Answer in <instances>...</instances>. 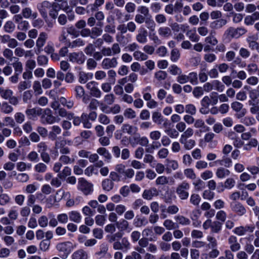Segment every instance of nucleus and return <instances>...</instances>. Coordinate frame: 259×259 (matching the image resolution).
I'll return each mask as SVG.
<instances>
[{"mask_svg":"<svg viewBox=\"0 0 259 259\" xmlns=\"http://www.w3.org/2000/svg\"><path fill=\"white\" fill-rule=\"evenodd\" d=\"M190 188V184L186 181H183L177 186L176 192L181 200H185L188 198L189 196L188 191Z\"/></svg>","mask_w":259,"mask_h":259,"instance_id":"1","label":"nucleus"},{"mask_svg":"<svg viewBox=\"0 0 259 259\" xmlns=\"http://www.w3.org/2000/svg\"><path fill=\"white\" fill-rule=\"evenodd\" d=\"M77 189L85 195L91 194L94 190L93 184L83 178L78 179Z\"/></svg>","mask_w":259,"mask_h":259,"instance_id":"2","label":"nucleus"},{"mask_svg":"<svg viewBox=\"0 0 259 259\" xmlns=\"http://www.w3.org/2000/svg\"><path fill=\"white\" fill-rule=\"evenodd\" d=\"M56 247L59 252L60 256L65 259L71 251V243L69 241L59 243Z\"/></svg>","mask_w":259,"mask_h":259,"instance_id":"3","label":"nucleus"},{"mask_svg":"<svg viewBox=\"0 0 259 259\" xmlns=\"http://www.w3.org/2000/svg\"><path fill=\"white\" fill-rule=\"evenodd\" d=\"M40 121L43 124H52L57 121V118L53 115L52 111L49 108H46L41 112Z\"/></svg>","mask_w":259,"mask_h":259,"instance_id":"4","label":"nucleus"},{"mask_svg":"<svg viewBox=\"0 0 259 259\" xmlns=\"http://www.w3.org/2000/svg\"><path fill=\"white\" fill-rule=\"evenodd\" d=\"M247 32V29L243 27H239L237 28L230 27L225 31V34L232 38H238Z\"/></svg>","mask_w":259,"mask_h":259,"instance_id":"5","label":"nucleus"},{"mask_svg":"<svg viewBox=\"0 0 259 259\" xmlns=\"http://www.w3.org/2000/svg\"><path fill=\"white\" fill-rule=\"evenodd\" d=\"M13 20L17 24L18 29L26 31L29 28V23L26 20H23L21 14H16L13 17Z\"/></svg>","mask_w":259,"mask_h":259,"instance_id":"6","label":"nucleus"},{"mask_svg":"<svg viewBox=\"0 0 259 259\" xmlns=\"http://www.w3.org/2000/svg\"><path fill=\"white\" fill-rule=\"evenodd\" d=\"M98 83L95 81L89 82L86 84V88L90 90V94L97 98H100L102 96V92L98 87Z\"/></svg>","mask_w":259,"mask_h":259,"instance_id":"7","label":"nucleus"},{"mask_svg":"<svg viewBox=\"0 0 259 259\" xmlns=\"http://www.w3.org/2000/svg\"><path fill=\"white\" fill-rule=\"evenodd\" d=\"M121 241L114 242L113 248L115 250H121L123 251H127L131 247V244L126 237L121 238Z\"/></svg>","mask_w":259,"mask_h":259,"instance_id":"8","label":"nucleus"},{"mask_svg":"<svg viewBox=\"0 0 259 259\" xmlns=\"http://www.w3.org/2000/svg\"><path fill=\"white\" fill-rule=\"evenodd\" d=\"M66 143L64 140L57 141L55 142L54 149L57 155H58V152L61 154H68L70 152V150L69 147L66 146Z\"/></svg>","mask_w":259,"mask_h":259,"instance_id":"9","label":"nucleus"},{"mask_svg":"<svg viewBox=\"0 0 259 259\" xmlns=\"http://www.w3.org/2000/svg\"><path fill=\"white\" fill-rule=\"evenodd\" d=\"M68 57L70 62L76 63L78 64H83L85 60V56L81 52L70 53Z\"/></svg>","mask_w":259,"mask_h":259,"instance_id":"10","label":"nucleus"},{"mask_svg":"<svg viewBox=\"0 0 259 259\" xmlns=\"http://www.w3.org/2000/svg\"><path fill=\"white\" fill-rule=\"evenodd\" d=\"M230 207L232 211L239 216H242L246 212L245 207L239 202L235 201L230 203Z\"/></svg>","mask_w":259,"mask_h":259,"instance_id":"11","label":"nucleus"},{"mask_svg":"<svg viewBox=\"0 0 259 259\" xmlns=\"http://www.w3.org/2000/svg\"><path fill=\"white\" fill-rule=\"evenodd\" d=\"M243 104L239 102H234L231 104V107L233 110L238 112L236 114L237 118H240L245 115L246 113V110L243 108Z\"/></svg>","mask_w":259,"mask_h":259,"instance_id":"12","label":"nucleus"},{"mask_svg":"<svg viewBox=\"0 0 259 259\" xmlns=\"http://www.w3.org/2000/svg\"><path fill=\"white\" fill-rule=\"evenodd\" d=\"M148 31L143 26L140 27L136 35V40L140 44H145L147 42Z\"/></svg>","mask_w":259,"mask_h":259,"instance_id":"13","label":"nucleus"},{"mask_svg":"<svg viewBox=\"0 0 259 259\" xmlns=\"http://www.w3.org/2000/svg\"><path fill=\"white\" fill-rule=\"evenodd\" d=\"M51 7V3L47 1H45L37 5V8L44 18L47 17V10Z\"/></svg>","mask_w":259,"mask_h":259,"instance_id":"14","label":"nucleus"},{"mask_svg":"<svg viewBox=\"0 0 259 259\" xmlns=\"http://www.w3.org/2000/svg\"><path fill=\"white\" fill-rule=\"evenodd\" d=\"M117 59L115 57L112 58H106L102 62V67L104 69H108L111 68H115L117 65Z\"/></svg>","mask_w":259,"mask_h":259,"instance_id":"15","label":"nucleus"},{"mask_svg":"<svg viewBox=\"0 0 259 259\" xmlns=\"http://www.w3.org/2000/svg\"><path fill=\"white\" fill-rule=\"evenodd\" d=\"M48 38V35L46 32H41L36 40V46L37 48V51L36 52V54L40 53L42 50V48L45 45L46 40Z\"/></svg>","mask_w":259,"mask_h":259,"instance_id":"16","label":"nucleus"},{"mask_svg":"<svg viewBox=\"0 0 259 259\" xmlns=\"http://www.w3.org/2000/svg\"><path fill=\"white\" fill-rule=\"evenodd\" d=\"M22 18L26 19L32 18L35 19L37 18L38 14L37 12H33L31 9L29 7H24L22 9L21 13L20 14Z\"/></svg>","mask_w":259,"mask_h":259,"instance_id":"17","label":"nucleus"},{"mask_svg":"<svg viewBox=\"0 0 259 259\" xmlns=\"http://www.w3.org/2000/svg\"><path fill=\"white\" fill-rule=\"evenodd\" d=\"M228 243L232 252H236L241 248V245L238 242L237 237L234 235H231L229 237Z\"/></svg>","mask_w":259,"mask_h":259,"instance_id":"18","label":"nucleus"},{"mask_svg":"<svg viewBox=\"0 0 259 259\" xmlns=\"http://www.w3.org/2000/svg\"><path fill=\"white\" fill-rule=\"evenodd\" d=\"M158 195V192L156 188H152L149 189H145L143 194L142 197L144 199L151 200L154 196Z\"/></svg>","mask_w":259,"mask_h":259,"instance_id":"19","label":"nucleus"},{"mask_svg":"<svg viewBox=\"0 0 259 259\" xmlns=\"http://www.w3.org/2000/svg\"><path fill=\"white\" fill-rule=\"evenodd\" d=\"M78 81L80 83H85L89 80L93 78V74L91 72L86 73L84 71H80L78 73Z\"/></svg>","mask_w":259,"mask_h":259,"instance_id":"20","label":"nucleus"},{"mask_svg":"<svg viewBox=\"0 0 259 259\" xmlns=\"http://www.w3.org/2000/svg\"><path fill=\"white\" fill-rule=\"evenodd\" d=\"M227 23V21L225 19H220L218 20H214L210 22L209 27L212 29L217 30L222 28Z\"/></svg>","mask_w":259,"mask_h":259,"instance_id":"21","label":"nucleus"},{"mask_svg":"<svg viewBox=\"0 0 259 259\" xmlns=\"http://www.w3.org/2000/svg\"><path fill=\"white\" fill-rule=\"evenodd\" d=\"M41 109H36L35 108L31 109H27L25 111V114L29 119H34L37 115H40L41 114Z\"/></svg>","mask_w":259,"mask_h":259,"instance_id":"22","label":"nucleus"},{"mask_svg":"<svg viewBox=\"0 0 259 259\" xmlns=\"http://www.w3.org/2000/svg\"><path fill=\"white\" fill-rule=\"evenodd\" d=\"M158 33L160 36L164 38H168L172 35L171 28L167 26H163L159 28Z\"/></svg>","mask_w":259,"mask_h":259,"instance_id":"23","label":"nucleus"},{"mask_svg":"<svg viewBox=\"0 0 259 259\" xmlns=\"http://www.w3.org/2000/svg\"><path fill=\"white\" fill-rule=\"evenodd\" d=\"M14 61L12 65L14 69L15 73L20 74L23 71L22 63L19 61V58L14 57Z\"/></svg>","mask_w":259,"mask_h":259,"instance_id":"24","label":"nucleus"},{"mask_svg":"<svg viewBox=\"0 0 259 259\" xmlns=\"http://www.w3.org/2000/svg\"><path fill=\"white\" fill-rule=\"evenodd\" d=\"M230 171L225 167H220L218 168L215 172L216 176L219 179H224L229 176Z\"/></svg>","mask_w":259,"mask_h":259,"instance_id":"25","label":"nucleus"},{"mask_svg":"<svg viewBox=\"0 0 259 259\" xmlns=\"http://www.w3.org/2000/svg\"><path fill=\"white\" fill-rule=\"evenodd\" d=\"M88 254L83 249H78L72 255V259H88Z\"/></svg>","mask_w":259,"mask_h":259,"instance_id":"26","label":"nucleus"},{"mask_svg":"<svg viewBox=\"0 0 259 259\" xmlns=\"http://www.w3.org/2000/svg\"><path fill=\"white\" fill-rule=\"evenodd\" d=\"M174 219L179 225L182 226H188L191 224V221L188 218L182 215H176Z\"/></svg>","mask_w":259,"mask_h":259,"instance_id":"27","label":"nucleus"},{"mask_svg":"<svg viewBox=\"0 0 259 259\" xmlns=\"http://www.w3.org/2000/svg\"><path fill=\"white\" fill-rule=\"evenodd\" d=\"M122 233L117 232L116 233L107 235V238L109 243L116 242L117 241H119V240L122 238Z\"/></svg>","mask_w":259,"mask_h":259,"instance_id":"28","label":"nucleus"},{"mask_svg":"<svg viewBox=\"0 0 259 259\" xmlns=\"http://www.w3.org/2000/svg\"><path fill=\"white\" fill-rule=\"evenodd\" d=\"M69 220L76 223H79L81 220L80 213L76 211H71L68 213Z\"/></svg>","mask_w":259,"mask_h":259,"instance_id":"29","label":"nucleus"},{"mask_svg":"<svg viewBox=\"0 0 259 259\" xmlns=\"http://www.w3.org/2000/svg\"><path fill=\"white\" fill-rule=\"evenodd\" d=\"M223 223L221 222L215 221L212 222L211 226V232L212 233L218 234L220 232L222 228Z\"/></svg>","mask_w":259,"mask_h":259,"instance_id":"30","label":"nucleus"},{"mask_svg":"<svg viewBox=\"0 0 259 259\" xmlns=\"http://www.w3.org/2000/svg\"><path fill=\"white\" fill-rule=\"evenodd\" d=\"M121 129L123 133H126L129 135H133L137 131V128L136 127L133 126L129 124H123L121 127Z\"/></svg>","mask_w":259,"mask_h":259,"instance_id":"31","label":"nucleus"},{"mask_svg":"<svg viewBox=\"0 0 259 259\" xmlns=\"http://www.w3.org/2000/svg\"><path fill=\"white\" fill-rule=\"evenodd\" d=\"M180 142L184 145V147L186 150L192 149L196 144L195 140L193 139H187L180 141Z\"/></svg>","mask_w":259,"mask_h":259,"instance_id":"32","label":"nucleus"},{"mask_svg":"<svg viewBox=\"0 0 259 259\" xmlns=\"http://www.w3.org/2000/svg\"><path fill=\"white\" fill-rule=\"evenodd\" d=\"M221 165H224L225 167L228 168L232 166V161L230 158L224 156L222 159L215 161Z\"/></svg>","mask_w":259,"mask_h":259,"instance_id":"33","label":"nucleus"},{"mask_svg":"<svg viewBox=\"0 0 259 259\" xmlns=\"http://www.w3.org/2000/svg\"><path fill=\"white\" fill-rule=\"evenodd\" d=\"M146 27L151 31H154L156 27V23L152 18L148 16L145 22Z\"/></svg>","mask_w":259,"mask_h":259,"instance_id":"34","label":"nucleus"},{"mask_svg":"<svg viewBox=\"0 0 259 259\" xmlns=\"http://www.w3.org/2000/svg\"><path fill=\"white\" fill-rule=\"evenodd\" d=\"M116 227L120 231H125L129 227V223L125 219H121L116 223Z\"/></svg>","mask_w":259,"mask_h":259,"instance_id":"35","label":"nucleus"},{"mask_svg":"<svg viewBox=\"0 0 259 259\" xmlns=\"http://www.w3.org/2000/svg\"><path fill=\"white\" fill-rule=\"evenodd\" d=\"M152 117L153 122L157 123V124H161L164 121L163 116H162L161 113L159 112H153L152 113Z\"/></svg>","mask_w":259,"mask_h":259,"instance_id":"36","label":"nucleus"},{"mask_svg":"<svg viewBox=\"0 0 259 259\" xmlns=\"http://www.w3.org/2000/svg\"><path fill=\"white\" fill-rule=\"evenodd\" d=\"M15 25L11 21H7L4 26V30L7 33H12L15 30Z\"/></svg>","mask_w":259,"mask_h":259,"instance_id":"37","label":"nucleus"},{"mask_svg":"<svg viewBox=\"0 0 259 259\" xmlns=\"http://www.w3.org/2000/svg\"><path fill=\"white\" fill-rule=\"evenodd\" d=\"M102 185L104 190L109 191L113 189L114 183L110 179H106L103 181Z\"/></svg>","mask_w":259,"mask_h":259,"instance_id":"38","label":"nucleus"},{"mask_svg":"<svg viewBox=\"0 0 259 259\" xmlns=\"http://www.w3.org/2000/svg\"><path fill=\"white\" fill-rule=\"evenodd\" d=\"M164 133L172 139H176L179 135L178 131L175 128L171 127L167 128V129L164 130Z\"/></svg>","mask_w":259,"mask_h":259,"instance_id":"39","label":"nucleus"},{"mask_svg":"<svg viewBox=\"0 0 259 259\" xmlns=\"http://www.w3.org/2000/svg\"><path fill=\"white\" fill-rule=\"evenodd\" d=\"M133 56L135 59L138 61H144L148 58V56L146 54L140 51H135Z\"/></svg>","mask_w":259,"mask_h":259,"instance_id":"40","label":"nucleus"},{"mask_svg":"<svg viewBox=\"0 0 259 259\" xmlns=\"http://www.w3.org/2000/svg\"><path fill=\"white\" fill-rule=\"evenodd\" d=\"M193 130L191 127H188L185 131H184L183 133L181 135L180 141L188 139V138L193 135Z\"/></svg>","mask_w":259,"mask_h":259,"instance_id":"41","label":"nucleus"},{"mask_svg":"<svg viewBox=\"0 0 259 259\" xmlns=\"http://www.w3.org/2000/svg\"><path fill=\"white\" fill-rule=\"evenodd\" d=\"M71 168L68 166H65L63 168V170L58 174L57 176L60 179H64L67 176H70L71 175Z\"/></svg>","mask_w":259,"mask_h":259,"instance_id":"42","label":"nucleus"},{"mask_svg":"<svg viewBox=\"0 0 259 259\" xmlns=\"http://www.w3.org/2000/svg\"><path fill=\"white\" fill-rule=\"evenodd\" d=\"M13 92L10 89L4 90L0 88V95L5 100H8L13 95Z\"/></svg>","mask_w":259,"mask_h":259,"instance_id":"43","label":"nucleus"},{"mask_svg":"<svg viewBox=\"0 0 259 259\" xmlns=\"http://www.w3.org/2000/svg\"><path fill=\"white\" fill-rule=\"evenodd\" d=\"M97 153L104 157L106 159L110 160L111 158V155L109 151L104 147L99 148L97 150Z\"/></svg>","mask_w":259,"mask_h":259,"instance_id":"44","label":"nucleus"},{"mask_svg":"<svg viewBox=\"0 0 259 259\" xmlns=\"http://www.w3.org/2000/svg\"><path fill=\"white\" fill-rule=\"evenodd\" d=\"M108 246L105 243H103L100 246V251L96 253V254L100 257H103L107 252Z\"/></svg>","mask_w":259,"mask_h":259,"instance_id":"45","label":"nucleus"},{"mask_svg":"<svg viewBox=\"0 0 259 259\" xmlns=\"http://www.w3.org/2000/svg\"><path fill=\"white\" fill-rule=\"evenodd\" d=\"M180 53L177 48L173 49L170 52V60L173 62H176L180 58Z\"/></svg>","mask_w":259,"mask_h":259,"instance_id":"46","label":"nucleus"},{"mask_svg":"<svg viewBox=\"0 0 259 259\" xmlns=\"http://www.w3.org/2000/svg\"><path fill=\"white\" fill-rule=\"evenodd\" d=\"M31 87V81L29 80L21 81L19 83L18 89L20 92L29 89Z\"/></svg>","mask_w":259,"mask_h":259,"instance_id":"47","label":"nucleus"},{"mask_svg":"<svg viewBox=\"0 0 259 259\" xmlns=\"http://www.w3.org/2000/svg\"><path fill=\"white\" fill-rule=\"evenodd\" d=\"M193 185H194V189L196 191H201L205 188L204 182L200 179H198L193 182Z\"/></svg>","mask_w":259,"mask_h":259,"instance_id":"48","label":"nucleus"},{"mask_svg":"<svg viewBox=\"0 0 259 259\" xmlns=\"http://www.w3.org/2000/svg\"><path fill=\"white\" fill-rule=\"evenodd\" d=\"M187 76L188 81L192 84L196 85L198 84V75L196 72H190Z\"/></svg>","mask_w":259,"mask_h":259,"instance_id":"49","label":"nucleus"},{"mask_svg":"<svg viewBox=\"0 0 259 259\" xmlns=\"http://www.w3.org/2000/svg\"><path fill=\"white\" fill-rule=\"evenodd\" d=\"M75 93V97L77 99H80L84 95V90L83 88L80 85H77L74 89Z\"/></svg>","mask_w":259,"mask_h":259,"instance_id":"50","label":"nucleus"},{"mask_svg":"<svg viewBox=\"0 0 259 259\" xmlns=\"http://www.w3.org/2000/svg\"><path fill=\"white\" fill-rule=\"evenodd\" d=\"M67 154H62L59 158V161L65 164H71L74 162V158H71Z\"/></svg>","mask_w":259,"mask_h":259,"instance_id":"51","label":"nucleus"},{"mask_svg":"<svg viewBox=\"0 0 259 259\" xmlns=\"http://www.w3.org/2000/svg\"><path fill=\"white\" fill-rule=\"evenodd\" d=\"M103 30L101 28L94 27L91 30V38L95 39L100 36L102 33Z\"/></svg>","mask_w":259,"mask_h":259,"instance_id":"52","label":"nucleus"},{"mask_svg":"<svg viewBox=\"0 0 259 259\" xmlns=\"http://www.w3.org/2000/svg\"><path fill=\"white\" fill-rule=\"evenodd\" d=\"M123 115L128 119H133L136 117V112L131 108L126 109L124 111Z\"/></svg>","mask_w":259,"mask_h":259,"instance_id":"53","label":"nucleus"},{"mask_svg":"<svg viewBox=\"0 0 259 259\" xmlns=\"http://www.w3.org/2000/svg\"><path fill=\"white\" fill-rule=\"evenodd\" d=\"M201 198L197 194H192L190 196V202L195 206H198L200 202Z\"/></svg>","mask_w":259,"mask_h":259,"instance_id":"54","label":"nucleus"},{"mask_svg":"<svg viewBox=\"0 0 259 259\" xmlns=\"http://www.w3.org/2000/svg\"><path fill=\"white\" fill-rule=\"evenodd\" d=\"M110 13L113 15L114 18L119 21L121 20L123 16L121 11L117 8L113 10Z\"/></svg>","mask_w":259,"mask_h":259,"instance_id":"55","label":"nucleus"},{"mask_svg":"<svg viewBox=\"0 0 259 259\" xmlns=\"http://www.w3.org/2000/svg\"><path fill=\"white\" fill-rule=\"evenodd\" d=\"M169 72L173 75H179L182 73V70L176 65H171L169 68Z\"/></svg>","mask_w":259,"mask_h":259,"instance_id":"56","label":"nucleus"},{"mask_svg":"<svg viewBox=\"0 0 259 259\" xmlns=\"http://www.w3.org/2000/svg\"><path fill=\"white\" fill-rule=\"evenodd\" d=\"M253 38H254L253 36H249L247 38L246 41L248 44L249 47L251 50H256L259 43H258L256 41L254 40Z\"/></svg>","mask_w":259,"mask_h":259,"instance_id":"57","label":"nucleus"},{"mask_svg":"<svg viewBox=\"0 0 259 259\" xmlns=\"http://www.w3.org/2000/svg\"><path fill=\"white\" fill-rule=\"evenodd\" d=\"M2 110L5 114H10L13 111V108L7 102H3L2 104Z\"/></svg>","mask_w":259,"mask_h":259,"instance_id":"58","label":"nucleus"},{"mask_svg":"<svg viewBox=\"0 0 259 259\" xmlns=\"http://www.w3.org/2000/svg\"><path fill=\"white\" fill-rule=\"evenodd\" d=\"M184 175L186 177L190 179L194 180L196 178V175L194 170L192 168H187L184 170Z\"/></svg>","mask_w":259,"mask_h":259,"instance_id":"59","label":"nucleus"},{"mask_svg":"<svg viewBox=\"0 0 259 259\" xmlns=\"http://www.w3.org/2000/svg\"><path fill=\"white\" fill-rule=\"evenodd\" d=\"M50 246V241L47 240H43L39 243V249L43 251H47Z\"/></svg>","mask_w":259,"mask_h":259,"instance_id":"60","label":"nucleus"},{"mask_svg":"<svg viewBox=\"0 0 259 259\" xmlns=\"http://www.w3.org/2000/svg\"><path fill=\"white\" fill-rule=\"evenodd\" d=\"M185 111L186 113L193 115L196 113V108L193 104H189L186 105Z\"/></svg>","mask_w":259,"mask_h":259,"instance_id":"61","label":"nucleus"},{"mask_svg":"<svg viewBox=\"0 0 259 259\" xmlns=\"http://www.w3.org/2000/svg\"><path fill=\"white\" fill-rule=\"evenodd\" d=\"M115 97L113 94H107L104 98V101L108 105L112 104L115 101Z\"/></svg>","mask_w":259,"mask_h":259,"instance_id":"62","label":"nucleus"},{"mask_svg":"<svg viewBox=\"0 0 259 259\" xmlns=\"http://www.w3.org/2000/svg\"><path fill=\"white\" fill-rule=\"evenodd\" d=\"M47 165L41 162L38 163L34 167L35 171L39 173L45 172L47 170Z\"/></svg>","mask_w":259,"mask_h":259,"instance_id":"63","label":"nucleus"},{"mask_svg":"<svg viewBox=\"0 0 259 259\" xmlns=\"http://www.w3.org/2000/svg\"><path fill=\"white\" fill-rule=\"evenodd\" d=\"M167 76L165 71L160 70L155 73V77L159 81L164 80Z\"/></svg>","mask_w":259,"mask_h":259,"instance_id":"64","label":"nucleus"}]
</instances>
